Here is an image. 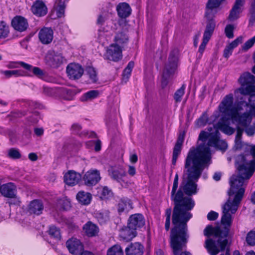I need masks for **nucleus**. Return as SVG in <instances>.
Masks as SVG:
<instances>
[{
  "mask_svg": "<svg viewBox=\"0 0 255 255\" xmlns=\"http://www.w3.org/2000/svg\"><path fill=\"white\" fill-rule=\"evenodd\" d=\"M185 161L186 173L182 177V180L179 189L178 175H175L171 192V199L174 201V207L172 213V224L174 227L171 230L170 246L174 255H178L187 242V222L192 217L190 211L195 206L192 198L189 197L197 193L198 181L206 166L192 160L189 163Z\"/></svg>",
  "mask_w": 255,
  "mask_h": 255,
  "instance_id": "f257e3e1",
  "label": "nucleus"
},
{
  "mask_svg": "<svg viewBox=\"0 0 255 255\" xmlns=\"http://www.w3.org/2000/svg\"><path fill=\"white\" fill-rule=\"evenodd\" d=\"M118 15L121 18H126L131 13L129 5L126 2L119 3L117 7Z\"/></svg>",
  "mask_w": 255,
  "mask_h": 255,
  "instance_id": "a878e982",
  "label": "nucleus"
},
{
  "mask_svg": "<svg viewBox=\"0 0 255 255\" xmlns=\"http://www.w3.org/2000/svg\"><path fill=\"white\" fill-rule=\"evenodd\" d=\"M28 158L30 160L35 161L37 159L38 157L36 153L32 152L28 154Z\"/></svg>",
  "mask_w": 255,
  "mask_h": 255,
  "instance_id": "e2e57ef3",
  "label": "nucleus"
},
{
  "mask_svg": "<svg viewBox=\"0 0 255 255\" xmlns=\"http://www.w3.org/2000/svg\"><path fill=\"white\" fill-rule=\"evenodd\" d=\"M49 234L51 238L56 241H59L61 239V233L59 229L54 226H51L49 228Z\"/></svg>",
  "mask_w": 255,
  "mask_h": 255,
  "instance_id": "58836bf2",
  "label": "nucleus"
},
{
  "mask_svg": "<svg viewBox=\"0 0 255 255\" xmlns=\"http://www.w3.org/2000/svg\"><path fill=\"white\" fill-rule=\"evenodd\" d=\"M61 93L64 99L70 101L73 99L74 97L76 94V90L74 89L63 88L61 90Z\"/></svg>",
  "mask_w": 255,
  "mask_h": 255,
  "instance_id": "473e14b6",
  "label": "nucleus"
},
{
  "mask_svg": "<svg viewBox=\"0 0 255 255\" xmlns=\"http://www.w3.org/2000/svg\"><path fill=\"white\" fill-rule=\"evenodd\" d=\"M32 13L38 16H42L46 14L47 8L45 3L41 0L35 1L31 6Z\"/></svg>",
  "mask_w": 255,
  "mask_h": 255,
  "instance_id": "412c9836",
  "label": "nucleus"
},
{
  "mask_svg": "<svg viewBox=\"0 0 255 255\" xmlns=\"http://www.w3.org/2000/svg\"><path fill=\"white\" fill-rule=\"evenodd\" d=\"M178 50L176 48L172 50L169 55L168 64L166 66L163 72L161 80V87L165 88L168 83V78L173 75L177 67L178 60Z\"/></svg>",
  "mask_w": 255,
  "mask_h": 255,
  "instance_id": "0eeeda50",
  "label": "nucleus"
},
{
  "mask_svg": "<svg viewBox=\"0 0 255 255\" xmlns=\"http://www.w3.org/2000/svg\"><path fill=\"white\" fill-rule=\"evenodd\" d=\"M9 33L8 26L3 21H0V38L6 37Z\"/></svg>",
  "mask_w": 255,
  "mask_h": 255,
  "instance_id": "79ce46f5",
  "label": "nucleus"
},
{
  "mask_svg": "<svg viewBox=\"0 0 255 255\" xmlns=\"http://www.w3.org/2000/svg\"><path fill=\"white\" fill-rule=\"evenodd\" d=\"M43 210V205L39 200H34L30 202L28 206V211L30 214L40 215Z\"/></svg>",
  "mask_w": 255,
  "mask_h": 255,
  "instance_id": "b1692460",
  "label": "nucleus"
},
{
  "mask_svg": "<svg viewBox=\"0 0 255 255\" xmlns=\"http://www.w3.org/2000/svg\"><path fill=\"white\" fill-rule=\"evenodd\" d=\"M227 206L222 207V216L221 224L224 227H213L208 225L204 230V235L206 237L213 236V238L206 240L205 247L211 255H216L220 251H224L228 244L226 238L228 236L231 226L232 224L233 217L231 211L227 209Z\"/></svg>",
  "mask_w": 255,
  "mask_h": 255,
  "instance_id": "20e7f679",
  "label": "nucleus"
},
{
  "mask_svg": "<svg viewBox=\"0 0 255 255\" xmlns=\"http://www.w3.org/2000/svg\"><path fill=\"white\" fill-rule=\"evenodd\" d=\"M219 216V214L215 211H211L208 214L207 218L209 221H215Z\"/></svg>",
  "mask_w": 255,
  "mask_h": 255,
  "instance_id": "864d4df0",
  "label": "nucleus"
},
{
  "mask_svg": "<svg viewBox=\"0 0 255 255\" xmlns=\"http://www.w3.org/2000/svg\"><path fill=\"white\" fill-rule=\"evenodd\" d=\"M128 172L130 176H134L136 174V169L135 167L131 165H128Z\"/></svg>",
  "mask_w": 255,
  "mask_h": 255,
  "instance_id": "13d9d810",
  "label": "nucleus"
},
{
  "mask_svg": "<svg viewBox=\"0 0 255 255\" xmlns=\"http://www.w3.org/2000/svg\"><path fill=\"white\" fill-rule=\"evenodd\" d=\"M224 0H208L206 6V18L210 19L214 18L218 11V8Z\"/></svg>",
  "mask_w": 255,
  "mask_h": 255,
  "instance_id": "9b49d317",
  "label": "nucleus"
},
{
  "mask_svg": "<svg viewBox=\"0 0 255 255\" xmlns=\"http://www.w3.org/2000/svg\"><path fill=\"white\" fill-rule=\"evenodd\" d=\"M131 201L128 199H122L118 204V211L119 212H123L126 208H127V206L130 205Z\"/></svg>",
  "mask_w": 255,
  "mask_h": 255,
  "instance_id": "c03bdc74",
  "label": "nucleus"
},
{
  "mask_svg": "<svg viewBox=\"0 0 255 255\" xmlns=\"http://www.w3.org/2000/svg\"><path fill=\"white\" fill-rule=\"evenodd\" d=\"M233 95L229 94L225 96L219 106V110L221 113L222 117L218 124V127L222 132L228 135H232L235 132V128L229 126L230 121H232L234 123L236 124V122L233 119L227 118V114L223 112V110L225 109L229 110L235 107V103L233 104Z\"/></svg>",
  "mask_w": 255,
  "mask_h": 255,
  "instance_id": "423d86ee",
  "label": "nucleus"
},
{
  "mask_svg": "<svg viewBox=\"0 0 255 255\" xmlns=\"http://www.w3.org/2000/svg\"><path fill=\"white\" fill-rule=\"evenodd\" d=\"M107 58L117 62L122 57V50L121 46L111 44L107 51Z\"/></svg>",
  "mask_w": 255,
  "mask_h": 255,
  "instance_id": "2eb2a0df",
  "label": "nucleus"
},
{
  "mask_svg": "<svg viewBox=\"0 0 255 255\" xmlns=\"http://www.w3.org/2000/svg\"><path fill=\"white\" fill-rule=\"evenodd\" d=\"M236 166L239 171L238 175H233L230 180V197L223 206L231 211L232 214L238 210L245 191L248 180L255 171V161H248L243 154L238 155L236 159Z\"/></svg>",
  "mask_w": 255,
  "mask_h": 255,
  "instance_id": "7ed1b4c3",
  "label": "nucleus"
},
{
  "mask_svg": "<svg viewBox=\"0 0 255 255\" xmlns=\"http://www.w3.org/2000/svg\"><path fill=\"white\" fill-rule=\"evenodd\" d=\"M108 172L110 176L114 180L121 184L126 183L125 178L127 177V173L123 168L111 167L109 169Z\"/></svg>",
  "mask_w": 255,
  "mask_h": 255,
  "instance_id": "ddd939ff",
  "label": "nucleus"
},
{
  "mask_svg": "<svg viewBox=\"0 0 255 255\" xmlns=\"http://www.w3.org/2000/svg\"><path fill=\"white\" fill-rule=\"evenodd\" d=\"M171 212H172V211H171V208H167L165 210V229L166 231H168L170 228V224H171L170 220H171Z\"/></svg>",
  "mask_w": 255,
  "mask_h": 255,
  "instance_id": "37998d69",
  "label": "nucleus"
},
{
  "mask_svg": "<svg viewBox=\"0 0 255 255\" xmlns=\"http://www.w3.org/2000/svg\"><path fill=\"white\" fill-rule=\"evenodd\" d=\"M81 178L80 174L73 171H69L64 175V182L68 185L74 186L78 183Z\"/></svg>",
  "mask_w": 255,
  "mask_h": 255,
  "instance_id": "5701e85b",
  "label": "nucleus"
},
{
  "mask_svg": "<svg viewBox=\"0 0 255 255\" xmlns=\"http://www.w3.org/2000/svg\"><path fill=\"white\" fill-rule=\"evenodd\" d=\"M100 173L97 169H91L87 171L83 177L84 184L88 187L96 185L101 180Z\"/></svg>",
  "mask_w": 255,
  "mask_h": 255,
  "instance_id": "1a4fd4ad",
  "label": "nucleus"
},
{
  "mask_svg": "<svg viewBox=\"0 0 255 255\" xmlns=\"http://www.w3.org/2000/svg\"><path fill=\"white\" fill-rule=\"evenodd\" d=\"M255 43V35L251 39L247 40L243 45V49L247 51L251 48Z\"/></svg>",
  "mask_w": 255,
  "mask_h": 255,
  "instance_id": "de8ad7c7",
  "label": "nucleus"
},
{
  "mask_svg": "<svg viewBox=\"0 0 255 255\" xmlns=\"http://www.w3.org/2000/svg\"><path fill=\"white\" fill-rule=\"evenodd\" d=\"M66 71L70 79L76 80L81 77L84 70L82 66L76 63H70L66 68Z\"/></svg>",
  "mask_w": 255,
  "mask_h": 255,
  "instance_id": "f8f14e48",
  "label": "nucleus"
},
{
  "mask_svg": "<svg viewBox=\"0 0 255 255\" xmlns=\"http://www.w3.org/2000/svg\"><path fill=\"white\" fill-rule=\"evenodd\" d=\"M83 229L86 235L90 237L96 236L99 232L98 226L91 221L85 224L83 226Z\"/></svg>",
  "mask_w": 255,
  "mask_h": 255,
  "instance_id": "bb28decb",
  "label": "nucleus"
},
{
  "mask_svg": "<svg viewBox=\"0 0 255 255\" xmlns=\"http://www.w3.org/2000/svg\"><path fill=\"white\" fill-rule=\"evenodd\" d=\"M241 86L234 91L237 99L235 106L231 110L224 109L226 118L233 119L240 125L248 136L255 132L251 126L253 116L255 117V77L249 72H245L238 79Z\"/></svg>",
  "mask_w": 255,
  "mask_h": 255,
  "instance_id": "f03ea898",
  "label": "nucleus"
},
{
  "mask_svg": "<svg viewBox=\"0 0 255 255\" xmlns=\"http://www.w3.org/2000/svg\"><path fill=\"white\" fill-rule=\"evenodd\" d=\"M183 140V135H179L173 148L172 163L174 165L176 164L178 157L181 153Z\"/></svg>",
  "mask_w": 255,
  "mask_h": 255,
  "instance_id": "393cba45",
  "label": "nucleus"
},
{
  "mask_svg": "<svg viewBox=\"0 0 255 255\" xmlns=\"http://www.w3.org/2000/svg\"><path fill=\"white\" fill-rule=\"evenodd\" d=\"M250 12L252 18H255V0L251 4Z\"/></svg>",
  "mask_w": 255,
  "mask_h": 255,
  "instance_id": "bf43d9fd",
  "label": "nucleus"
},
{
  "mask_svg": "<svg viewBox=\"0 0 255 255\" xmlns=\"http://www.w3.org/2000/svg\"><path fill=\"white\" fill-rule=\"evenodd\" d=\"M40 41L43 44L50 43L53 38V31L51 28H43L41 29L38 34Z\"/></svg>",
  "mask_w": 255,
  "mask_h": 255,
  "instance_id": "4be33fe9",
  "label": "nucleus"
},
{
  "mask_svg": "<svg viewBox=\"0 0 255 255\" xmlns=\"http://www.w3.org/2000/svg\"><path fill=\"white\" fill-rule=\"evenodd\" d=\"M246 242L248 246H255V231L251 230L248 233L246 237Z\"/></svg>",
  "mask_w": 255,
  "mask_h": 255,
  "instance_id": "ea45409f",
  "label": "nucleus"
},
{
  "mask_svg": "<svg viewBox=\"0 0 255 255\" xmlns=\"http://www.w3.org/2000/svg\"><path fill=\"white\" fill-rule=\"evenodd\" d=\"M20 66L24 69L32 71L33 74L38 77H41L44 75L43 71L37 67H33L31 65L26 63L24 62H19Z\"/></svg>",
  "mask_w": 255,
  "mask_h": 255,
  "instance_id": "cd10ccee",
  "label": "nucleus"
},
{
  "mask_svg": "<svg viewBox=\"0 0 255 255\" xmlns=\"http://www.w3.org/2000/svg\"><path fill=\"white\" fill-rule=\"evenodd\" d=\"M86 72L92 83H96L98 81L97 72L94 68L88 67Z\"/></svg>",
  "mask_w": 255,
  "mask_h": 255,
  "instance_id": "a19ab883",
  "label": "nucleus"
},
{
  "mask_svg": "<svg viewBox=\"0 0 255 255\" xmlns=\"http://www.w3.org/2000/svg\"><path fill=\"white\" fill-rule=\"evenodd\" d=\"M101 195L102 198L107 199L112 195V192L109 188L105 186L102 189Z\"/></svg>",
  "mask_w": 255,
  "mask_h": 255,
  "instance_id": "8fccbe9b",
  "label": "nucleus"
},
{
  "mask_svg": "<svg viewBox=\"0 0 255 255\" xmlns=\"http://www.w3.org/2000/svg\"><path fill=\"white\" fill-rule=\"evenodd\" d=\"M82 129V127L80 125L77 123L73 124L71 128V131L75 133L79 134H80V131Z\"/></svg>",
  "mask_w": 255,
  "mask_h": 255,
  "instance_id": "3c124183",
  "label": "nucleus"
},
{
  "mask_svg": "<svg viewBox=\"0 0 255 255\" xmlns=\"http://www.w3.org/2000/svg\"><path fill=\"white\" fill-rule=\"evenodd\" d=\"M105 21V18L104 17H103L102 15H100L98 17V18L97 19V24L99 25H103L104 22Z\"/></svg>",
  "mask_w": 255,
  "mask_h": 255,
  "instance_id": "774afa93",
  "label": "nucleus"
},
{
  "mask_svg": "<svg viewBox=\"0 0 255 255\" xmlns=\"http://www.w3.org/2000/svg\"><path fill=\"white\" fill-rule=\"evenodd\" d=\"M77 200L83 205H89L92 199V195L90 193L83 191H79L77 195Z\"/></svg>",
  "mask_w": 255,
  "mask_h": 255,
  "instance_id": "c85d7f7f",
  "label": "nucleus"
},
{
  "mask_svg": "<svg viewBox=\"0 0 255 255\" xmlns=\"http://www.w3.org/2000/svg\"><path fill=\"white\" fill-rule=\"evenodd\" d=\"M198 140L204 143L190 148L187 155V162L188 164L193 160L207 167L210 164L211 158L210 147L219 146V137L217 132L202 130L199 135Z\"/></svg>",
  "mask_w": 255,
  "mask_h": 255,
  "instance_id": "39448f33",
  "label": "nucleus"
},
{
  "mask_svg": "<svg viewBox=\"0 0 255 255\" xmlns=\"http://www.w3.org/2000/svg\"><path fill=\"white\" fill-rule=\"evenodd\" d=\"M206 19L207 20V25L203 34L202 42L198 49V52L201 55L204 51L206 45L208 43L213 33L216 25L214 18Z\"/></svg>",
  "mask_w": 255,
  "mask_h": 255,
  "instance_id": "6e6552de",
  "label": "nucleus"
},
{
  "mask_svg": "<svg viewBox=\"0 0 255 255\" xmlns=\"http://www.w3.org/2000/svg\"><path fill=\"white\" fill-rule=\"evenodd\" d=\"M21 61H17V62H10L8 65V67L9 68H17L18 67V65H19V62Z\"/></svg>",
  "mask_w": 255,
  "mask_h": 255,
  "instance_id": "052dcab7",
  "label": "nucleus"
},
{
  "mask_svg": "<svg viewBox=\"0 0 255 255\" xmlns=\"http://www.w3.org/2000/svg\"><path fill=\"white\" fill-rule=\"evenodd\" d=\"M130 161L131 163H135L137 161L138 157L136 154H132L130 155L129 157Z\"/></svg>",
  "mask_w": 255,
  "mask_h": 255,
  "instance_id": "680f3d73",
  "label": "nucleus"
},
{
  "mask_svg": "<svg viewBox=\"0 0 255 255\" xmlns=\"http://www.w3.org/2000/svg\"><path fill=\"white\" fill-rule=\"evenodd\" d=\"M66 245L69 252L73 255H80L84 249L80 241L76 238L69 239Z\"/></svg>",
  "mask_w": 255,
  "mask_h": 255,
  "instance_id": "4468645a",
  "label": "nucleus"
},
{
  "mask_svg": "<svg viewBox=\"0 0 255 255\" xmlns=\"http://www.w3.org/2000/svg\"><path fill=\"white\" fill-rule=\"evenodd\" d=\"M234 26L232 24L227 25L225 29V32L226 36L229 38H232L234 37L233 30Z\"/></svg>",
  "mask_w": 255,
  "mask_h": 255,
  "instance_id": "09e8293b",
  "label": "nucleus"
},
{
  "mask_svg": "<svg viewBox=\"0 0 255 255\" xmlns=\"http://www.w3.org/2000/svg\"><path fill=\"white\" fill-rule=\"evenodd\" d=\"M107 255H124V252L121 246L117 244L107 250Z\"/></svg>",
  "mask_w": 255,
  "mask_h": 255,
  "instance_id": "72a5a7b5",
  "label": "nucleus"
},
{
  "mask_svg": "<svg viewBox=\"0 0 255 255\" xmlns=\"http://www.w3.org/2000/svg\"><path fill=\"white\" fill-rule=\"evenodd\" d=\"M46 60L49 64L53 68L58 67L66 61L62 54L58 53L48 55Z\"/></svg>",
  "mask_w": 255,
  "mask_h": 255,
  "instance_id": "a211bd4d",
  "label": "nucleus"
},
{
  "mask_svg": "<svg viewBox=\"0 0 255 255\" xmlns=\"http://www.w3.org/2000/svg\"><path fill=\"white\" fill-rule=\"evenodd\" d=\"M11 25L14 29L20 32L25 31L28 26L27 19L21 16H15L11 21Z\"/></svg>",
  "mask_w": 255,
  "mask_h": 255,
  "instance_id": "f3484780",
  "label": "nucleus"
},
{
  "mask_svg": "<svg viewBox=\"0 0 255 255\" xmlns=\"http://www.w3.org/2000/svg\"><path fill=\"white\" fill-rule=\"evenodd\" d=\"M99 95V92L97 90H91L86 93L82 97V101H86L96 98Z\"/></svg>",
  "mask_w": 255,
  "mask_h": 255,
  "instance_id": "a18cd8bd",
  "label": "nucleus"
},
{
  "mask_svg": "<svg viewBox=\"0 0 255 255\" xmlns=\"http://www.w3.org/2000/svg\"><path fill=\"white\" fill-rule=\"evenodd\" d=\"M228 147L227 143L224 140H219V146L216 148H219L222 150H226Z\"/></svg>",
  "mask_w": 255,
  "mask_h": 255,
  "instance_id": "6e6d98bb",
  "label": "nucleus"
},
{
  "mask_svg": "<svg viewBox=\"0 0 255 255\" xmlns=\"http://www.w3.org/2000/svg\"><path fill=\"white\" fill-rule=\"evenodd\" d=\"M128 40V37L127 34L125 32L122 31L116 34L114 39L115 43L114 44L117 46H122L127 43Z\"/></svg>",
  "mask_w": 255,
  "mask_h": 255,
  "instance_id": "c756f323",
  "label": "nucleus"
},
{
  "mask_svg": "<svg viewBox=\"0 0 255 255\" xmlns=\"http://www.w3.org/2000/svg\"><path fill=\"white\" fill-rule=\"evenodd\" d=\"M244 4L245 0H236L228 17L229 20L234 21L239 17V14L242 11V7Z\"/></svg>",
  "mask_w": 255,
  "mask_h": 255,
  "instance_id": "6ab92c4d",
  "label": "nucleus"
},
{
  "mask_svg": "<svg viewBox=\"0 0 255 255\" xmlns=\"http://www.w3.org/2000/svg\"><path fill=\"white\" fill-rule=\"evenodd\" d=\"M8 156L12 159H18L20 158L21 154L18 149L12 148L8 150Z\"/></svg>",
  "mask_w": 255,
  "mask_h": 255,
  "instance_id": "49530a36",
  "label": "nucleus"
},
{
  "mask_svg": "<svg viewBox=\"0 0 255 255\" xmlns=\"http://www.w3.org/2000/svg\"><path fill=\"white\" fill-rule=\"evenodd\" d=\"M57 206L60 210H68L71 207V203L67 199H60L58 200Z\"/></svg>",
  "mask_w": 255,
  "mask_h": 255,
  "instance_id": "c9c22d12",
  "label": "nucleus"
},
{
  "mask_svg": "<svg viewBox=\"0 0 255 255\" xmlns=\"http://www.w3.org/2000/svg\"><path fill=\"white\" fill-rule=\"evenodd\" d=\"M185 85L183 84L182 86L174 93V99L176 103H179L181 101L182 98L185 94Z\"/></svg>",
  "mask_w": 255,
  "mask_h": 255,
  "instance_id": "4c0bfd02",
  "label": "nucleus"
},
{
  "mask_svg": "<svg viewBox=\"0 0 255 255\" xmlns=\"http://www.w3.org/2000/svg\"><path fill=\"white\" fill-rule=\"evenodd\" d=\"M131 72V70L126 68L123 71V76L124 77H126L127 78H128L129 76L130 75Z\"/></svg>",
  "mask_w": 255,
  "mask_h": 255,
  "instance_id": "69168bd1",
  "label": "nucleus"
},
{
  "mask_svg": "<svg viewBox=\"0 0 255 255\" xmlns=\"http://www.w3.org/2000/svg\"><path fill=\"white\" fill-rule=\"evenodd\" d=\"M0 73L3 74L6 78H9L11 77L14 76L17 77L19 76H25V72L21 70H1Z\"/></svg>",
  "mask_w": 255,
  "mask_h": 255,
  "instance_id": "7c9ffc66",
  "label": "nucleus"
},
{
  "mask_svg": "<svg viewBox=\"0 0 255 255\" xmlns=\"http://www.w3.org/2000/svg\"><path fill=\"white\" fill-rule=\"evenodd\" d=\"M54 7L56 9L57 16L61 17L64 14L65 4L63 0H56Z\"/></svg>",
  "mask_w": 255,
  "mask_h": 255,
  "instance_id": "2f4dec72",
  "label": "nucleus"
},
{
  "mask_svg": "<svg viewBox=\"0 0 255 255\" xmlns=\"http://www.w3.org/2000/svg\"><path fill=\"white\" fill-rule=\"evenodd\" d=\"M145 224V220L143 215L141 214L137 213L130 215L128 218V224L137 232L143 227Z\"/></svg>",
  "mask_w": 255,
  "mask_h": 255,
  "instance_id": "9d476101",
  "label": "nucleus"
},
{
  "mask_svg": "<svg viewBox=\"0 0 255 255\" xmlns=\"http://www.w3.org/2000/svg\"><path fill=\"white\" fill-rule=\"evenodd\" d=\"M144 247L139 242L131 243L125 249L126 255H142Z\"/></svg>",
  "mask_w": 255,
  "mask_h": 255,
  "instance_id": "dca6fc26",
  "label": "nucleus"
},
{
  "mask_svg": "<svg viewBox=\"0 0 255 255\" xmlns=\"http://www.w3.org/2000/svg\"><path fill=\"white\" fill-rule=\"evenodd\" d=\"M233 50L227 46L224 50V56L228 58L232 53Z\"/></svg>",
  "mask_w": 255,
  "mask_h": 255,
  "instance_id": "4d7b16f0",
  "label": "nucleus"
},
{
  "mask_svg": "<svg viewBox=\"0 0 255 255\" xmlns=\"http://www.w3.org/2000/svg\"><path fill=\"white\" fill-rule=\"evenodd\" d=\"M237 126V134L235 139L241 140V137L244 132V129L240 125Z\"/></svg>",
  "mask_w": 255,
  "mask_h": 255,
  "instance_id": "5fc2aeb1",
  "label": "nucleus"
},
{
  "mask_svg": "<svg viewBox=\"0 0 255 255\" xmlns=\"http://www.w3.org/2000/svg\"><path fill=\"white\" fill-rule=\"evenodd\" d=\"M34 132L36 135L41 136L43 134V129L42 128H35Z\"/></svg>",
  "mask_w": 255,
  "mask_h": 255,
  "instance_id": "0e129e2a",
  "label": "nucleus"
},
{
  "mask_svg": "<svg viewBox=\"0 0 255 255\" xmlns=\"http://www.w3.org/2000/svg\"><path fill=\"white\" fill-rule=\"evenodd\" d=\"M209 119L207 113L204 112L195 122V125L198 128L205 126L208 122Z\"/></svg>",
  "mask_w": 255,
  "mask_h": 255,
  "instance_id": "f704fd0d",
  "label": "nucleus"
},
{
  "mask_svg": "<svg viewBox=\"0 0 255 255\" xmlns=\"http://www.w3.org/2000/svg\"><path fill=\"white\" fill-rule=\"evenodd\" d=\"M119 236L121 240L126 242H129L137 236V232L133 229H131V227L128 224L127 227H125L121 230Z\"/></svg>",
  "mask_w": 255,
  "mask_h": 255,
  "instance_id": "aec40b11",
  "label": "nucleus"
},
{
  "mask_svg": "<svg viewBox=\"0 0 255 255\" xmlns=\"http://www.w3.org/2000/svg\"><path fill=\"white\" fill-rule=\"evenodd\" d=\"M221 173L219 172H216L214 173L213 178L214 180H215L216 181H218L221 179Z\"/></svg>",
  "mask_w": 255,
  "mask_h": 255,
  "instance_id": "338daca9",
  "label": "nucleus"
},
{
  "mask_svg": "<svg viewBox=\"0 0 255 255\" xmlns=\"http://www.w3.org/2000/svg\"><path fill=\"white\" fill-rule=\"evenodd\" d=\"M242 37H239L237 38H236L235 40H234L233 41H232L229 45L228 46L231 48L232 50H233L234 48H236L238 46L239 43H241L242 42Z\"/></svg>",
  "mask_w": 255,
  "mask_h": 255,
  "instance_id": "603ef678",
  "label": "nucleus"
},
{
  "mask_svg": "<svg viewBox=\"0 0 255 255\" xmlns=\"http://www.w3.org/2000/svg\"><path fill=\"white\" fill-rule=\"evenodd\" d=\"M95 217L100 224H104L109 220V214L107 212H98L95 214Z\"/></svg>",
  "mask_w": 255,
  "mask_h": 255,
  "instance_id": "e433bc0d",
  "label": "nucleus"
}]
</instances>
